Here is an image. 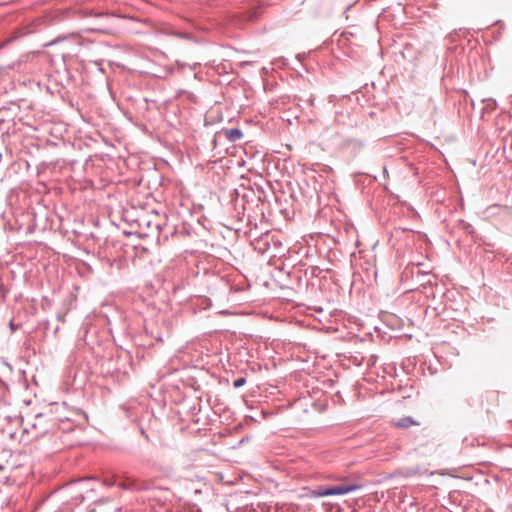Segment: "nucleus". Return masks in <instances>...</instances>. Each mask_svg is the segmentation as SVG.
<instances>
[{
  "label": "nucleus",
  "instance_id": "1a4fd4ad",
  "mask_svg": "<svg viewBox=\"0 0 512 512\" xmlns=\"http://www.w3.org/2000/svg\"><path fill=\"white\" fill-rule=\"evenodd\" d=\"M352 358H353L352 362L354 365H360L364 360V357L362 354H357L356 356H353Z\"/></svg>",
  "mask_w": 512,
  "mask_h": 512
},
{
  "label": "nucleus",
  "instance_id": "f8f14e48",
  "mask_svg": "<svg viewBox=\"0 0 512 512\" xmlns=\"http://www.w3.org/2000/svg\"><path fill=\"white\" fill-rule=\"evenodd\" d=\"M297 360H301L302 362H305L307 363L308 362V359H304V358H300L299 355H297Z\"/></svg>",
  "mask_w": 512,
  "mask_h": 512
},
{
  "label": "nucleus",
  "instance_id": "423d86ee",
  "mask_svg": "<svg viewBox=\"0 0 512 512\" xmlns=\"http://www.w3.org/2000/svg\"><path fill=\"white\" fill-rule=\"evenodd\" d=\"M179 466L184 470V475H181L180 477H183L189 481H193L196 477L193 473L194 466L190 463H187V461H182Z\"/></svg>",
  "mask_w": 512,
  "mask_h": 512
},
{
  "label": "nucleus",
  "instance_id": "ddd939ff",
  "mask_svg": "<svg viewBox=\"0 0 512 512\" xmlns=\"http://www.w3.org/2000/svg\"><path fill=\"white\" fill-rule=\"evenodd\" d=\"M301 369L304 370V371H306V370L310 371L311 370L309 365L303 366V367H301Z\"/></svg>",
  "mask_w": 512,
  "mask_h": 512
},
{
  "label": "nucleus",
  "instance_id": "9b49d317",
  "mask_svg": "<svg viewBox=\"0 0 512 512\" xmlns=\"http://www.w3.org/2000/svg\"><path fill=\"white\" fill-rule=\"evenodd\" d=\"M111 512H122V508L121 507L114 508L113 510H111Z\"/></svg>",
  "mask_w": 512,
  "mask_h": 512
},
{
  "label": "nucleus",
  "instance_id": "f03ea898",
  "mask_svg": "<svg viewBox=\"0 0 512 512\" xmlns=\"http://www.w3.org/2000/svg\"><path fill=\"white\" fill-rule=\"evenodd\" d=\"M361 485L357 483H343L335 486H318L311 490L310 496L314 498L334 496V495H345L356 490H359Z\"/></svg>",
  "mask_w": 512,
  "mask_h": 512
},
{
  "label": "nucleus",
  "instance_id": "4468645a",
  "mask_svg": "<svg viewBox=\"0 0 512 512\" xmlns=\"http://www.w3.org/2000/svg\"><path fill=\"white\" fill-rule=\"evenodd\" d=\"M3 364H4L5 366H7V367L9 368V370H10V371H12V370H13L12 366H11L10 364H8L7 362H3Z\"/></svg>",
  "mask_w": 512,
  "mask_h": 512
},
{
  "label": "nucleus",
  "instance_id": "7ed1b4c3",
  "mask_svg": "<svg viewBox=\"0 0 512 512\" xmlns=\"http://www.w3.org/2000/svg\"><path fill=\"white\" fill-rule=\"evenodd\" d=\"M87 480L79 479L63 487L66 494L71 496L74 504L81 503L84 500V493L89 489L85 487Z\"/></svg>",
  "mask_w": 512,
  "mask_h": 512
},
{
  "label": "nucleus",
  "instance_id": "6e6552de",
  "mask_svg": "<svg viewBox=\"0 0 512 512\" xmlns=\"http://www.w3.org/2000/svg\"><path fill=\"white\" fill-rule=\"evenodd\" d=\"M246 384V378L245 377H240V378H237L233 381V386L235 388H240L242 386H244Z\"/></svg>",
  "mask_w": 512,
  "mask_h": 512
},
{
  "label": "nucleus",
  "instance_id": "f257e3e1",
  "mask_svg": "<svg viewBox=\"0 0 512 512\" xmlns=\"http://www.w3.org/2000/svg\"><path fill=\"white\" fill-rule=\"evenodd\" d=\"M52 425L51 419L42 413L22 418L23 432L30 435L31 439H38L46 435Z\"/></svg>",
  "mask_w": 512,
  "mask_h": 512
},
{
  "label": "nucleus",
  "instance_id": "2eb2a0df",
  "mask_svg": "<svg viewBox=\"0 0 512 512\" xmlns=\"http://www.w3.org/2000/svg\"><path fill=\"white\" fill-rule=\"evenodd\" d=\"M2 469H3V466L0 464V470H2Z\"/></svg>",
  "mask_w": 512,
  "mask_h": 512
},
{
  "label": "nucleus",
  "instance_id": "0eeeda50",
  "mask_svg": "<svg viewBox=\"0 0 512 512\" xmlns=\"http://www.w3.org/2000/svg\"><path fill=\"white\" fill-rule=\"evenodd\" d=\"M241 136H242V133L238 129H231L227 132V137L231 141H236V140L240 139Z\"/></svg>",
  "mask_w": 512,
  "mask_h": 512
},
{
  "label": "nucleus",
  "instance_id": "20e7f679",
  "mask_svg": "<svg viewBox=\"0 0 512 512\" xmlns=\"http://www.w3.org/2000/svg\"><path fill=\"white\" fill-rule=\"evenodd\" d=\"M19 425H22V419L18 417H0L1 432L9 439H15Z\"/></svg>",
  "mask_w": 512,
  "mask_h": 512
},
{
  "label": "nucleus",
  "instance_id": "39448f33",
  "mask_svg": "<svg viewBox=\"0 0 512 512\" xmlns=\"http://www.w3.org/2000/svg\"><path fill=\"white\" fill-rule=\"evenodd\" d=\"M392 424L396 428L406 429V428H409V427H411L413 425H419V422L414 420L410 416H406V417L400 418V419H398L396 421H393Z\"/></svg>",
  "mask_w": 512,
  "mask_h": 512
},
{
  "label": "nucleus",
  "instance_id": "9d476101",
  "mask_svg": "<svg viewBox=\"0 0 512 512\" xmlns=\"http://www.w3.org/2000/svg\"><path fill=\"white\" fill-rule=\"evenodd\" d=\"M368 364H369V365H370V364H371V365H375V364H376V356H375L374 354H372V355L370 356V359H369V361H368Z\"/></svg>",
  "mask_w": 512,
  "mask_h": 512
}]
</instances>
